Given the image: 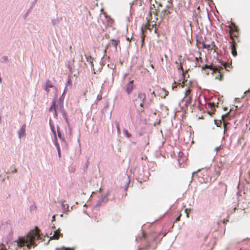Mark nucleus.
<instances>
[{
  "label": "nucleus",
  "instance_id": "obj_1",
  "mask_svg": "<svg viewBox=\"0 0 250 250\" xmlns=\"http://www.w3.org/2000/svg\"><path fill=\"white\" fill-rule=\"evenodd\" d=\"M39 232V229L36 228L35 230L29 232L26 236L19 238L17 242L18 245L21 247L26 246L28 250L32 247L35 248L37 245L35 240L40 237Z\"/></svg>",
  "mask_w": 250,
  "mask_h": 250
},
{
  "label": "nucleus",
  "instance_id": "obj_2",
  "mask_svg": "<svg viewBox=\"0 0 250 250\" xmlns=\"http://www.w3.org/2000/svg\"><path fill=\"white\" fill-rule=\"evenodd\" d=\"M146 99V94L142 92H139L137 94H134L132 101L135 105H139L141 107L140 111H144V103Z\"/></svg>",
  "mask_w": 250,
  "mask_h": 250
},
{
  "label": "nucleus",
  "instance_id": "obj_3",
  "mask_svg": "<svg viewBox=\"0 0 250 250\" xmlns=\"http://www.w3.org/2000/svg\"><path fill=\"white\" fill-rule=\"evenodd\" d=\"M148 21V23L146 24V25H145L144 27H142L141 28V39H142V46L143 45V44L144 43V40L145 38V35H144V32L146 30H149L150 31H151L153 30V28L154 27V25H151L149 22V20H151V19H149L148 18H146Z\"/></svg>",
  "mask_w": 250,
  "mask_h": 250
},
{
  "label": "nucleus",
  "instance_id": "obj_4",
  "mask_svg": "<svg viewBox=\"0 0 250 250\" xmlns=\"http://www.w3.org/2000/svg\"><path fill=\"white\" fill-rule=\"evenodd\" d=\"M213 73H216L215 79L222 81L224 78V68L222 66H215L213 69Z\"/></svg>",
  "mask_w": 250,
  "mask_h": 250
},
{
  "label": "nucleus",
  "instance_id": "obj_5",
  "mask_svg": "<svg viewBox=\"0 0 250 250\" xmlns=\"http://www.w3.org/2000/svg\"><path fill=\"white\" fill-rule=\"evenodd\" d=\"M178 161L180 167H184L187 161V158L182 152H179L178 155Z\"/></svg>",
  "mask_w": 250,
  "mask_h": 250
},
{
  "label": "nucleus",
  "instance_id": "obj_6",
  "mask_svg": "<svg viewBox=\"0 0 250 250\" xmlns=\"http://www.w3.org/2000/svg\"><path fill=\"white\" fill-rule=\"evenodd\" d=\"M191 90H192L190 87H188L185 91V97L188 99L186 101V105H188V104H189L191 103L192 96L190 95V93Z\"/></svg>",
  "mask_w": 250,
  "mask_h": 250
},
{
  "label": "nucleus",
  "instance_id": "obj_7",
  "mask_svg": "<svg viewBox=\"0 0 250 250\" xmlns=\"http://www.w3.org/2000/svg\"><path fill=\"white\" fill-rule=\"evenodd\" d=\"M55 88V86L52 84L49 80H47L44 85V89L46 91L47 94L49 93L50 88Z\"/></svg>",
  "mask_w": 250,
  "mask_h": 250
},
{
  "label": "nucleus",
  "instance_id": "obj_8",
  "mask_svg": "<svg viewBox=\"0 0 250 250\" xmlns=\"http://www.w3.org/2000/svg\"><path fill=\"white\" fill-rule=\"evenodd\" d=\"M134 88L133 81L132 80L128 82L125 86V91L128 94H130Z\"/></svg>",
  "mask_w": 250,
  "mask_h": 250
},
{
  "label": "nucleus",
  "instance_id": "obj_9",
  "mask_svg": "<svg viewBox=\"0 0 250 250\" xmlns=\"http://www.w3.org/2000/svg\"><path fill=\"white\" fill-rule=\"evenodd\" d=\"M49 110L50 112H52L53 111H54L55 112V116H57V107L56 106V102L55 100H53L52 102V104L50 107L49 108Z\"/></svg>",
  "mask_w": 250,
  "mask_h": 250
},
{
  "label": "nucleus",
  "instance_id": "obj_10",
  "mask_svg": "<svg viewBox=\"0 0 250 250\" xmlns=\"http://www.w3.org/2000/svg\"><path fill=\"white\" fill-rule=\"evenodd\" d=\"M239 36V32L238 31H236V32H234L232 33H230V39H231V40L232 41V42H235V39L234 38H237V37H238Z\"/></svg>",
  "mask_w": 250,
  "mask_h": 250
},
{
  "label": "nucleus",
  "instance_id": "obj_11",
  "mask_svg": "<svg viewBox=\"0 0 250 250\" xmlns=\"http://www.w3.org/2000/svg\"><path fill=\"white\" fill-rule=\"evenodd\" d=\"M229 28L230 29L229 34L232 33L234 32H236L238 30L237 27L234 24L232 23L231 25L229 26Z\"/></svg>",
  "mask_w": 250,
  "mask_h": 250
},
{
  "label": "nucleus",
  "instance_id": "obj_12",
  "mask_svg": "<svg viewBox=\"0 0 250 250\" xmlns=\"http://www.w3.org/2000/svg\"><path fill=\"white\" fill-rule=\"evenodd\" d=\"M235 43H234V42H232V44L231 45V54H232V55L234 57H236L237 56V55L236 49V48H235Z\"/></svg>",
  "mask_w": 250,
  "mask_h": 250
},
{
  "label": "nucleus",
  "instance_id": "obj_13",
  "mask_svg": "<svg viewBox=\"0 0 250 250\" xmlns=\"http://www.w3.org/2000/svg\"><path fill=\"white\" fill-rule=\"evenodd\" d=\"M62 206L64 211H68L69 209V205L67 204L65 201H62Z\"/></svg>",
  "mask_w": 250,
  "mask_h": 250
},
{
  "label": "nucleus",
  "instance_id": "obj_14",
  "mask_svg": "<svg viewBox=\"0 0 250 250\" xmlns=\"http://www.w3.org/2000/svg\"><path fill=\"white\" fill-rule=\"evenodd\" d=\"M61 235H62V234H61L60 230L58 229L54 232L52 237L54 239H58Z\"/></svg>",
  "mask_w": 250,
  "mask_h": 250
},
{
  "label": "nucleus",
  "instance_id": "obj_15",
  "mask_svg": "<svg viewBox=\"0 0 250 250\" xmlns=\"http://www.w3.org/2000/svg\"><path fill=\"white\" fill-rule=\"evenodd\" d=\"M171 10H172V9H164L162 11V13L164 14V16L168 17V15L171 13Z\"/></svg>",
  "mask_w": 250,
  "mask_h": 250
},
{
  "label": "nucleus",
  "instance_id": "obj_16",
  "mask_svg": "<svg viewBox=\"0 0 250 250\" xmlns=\"http://www.w3.org/2000/svg\"><path fill=\"white\" fill-rule=\"evenodd\" d=\"M218 47L216 46L215 42H212L210 44V48L209 50H212L214 51V52L216 51L217 50Z\"/></svg>",
  "mask_w": 250,
  "mask_h": 250
},
{
  "label": "nucleus",
  "instance_id": "obj_17",
  "mask_svg": "<svg viewBox=\"0 0 250 250\" xmlns=\"http://www.w3.org/2000/svg\"><path fill=\"white\" fill-rule=\"evenodd\" d=\"M57 129L58 136L59 138L62 141H64L65 140H64V138H63L62 137V133L60 131V127L59 126H57Z\"/></svg>",
  "mask_w": 250,
  "mask_h": 250
},
{
  "label": "nucleus",
  "instance_id": "obj_18",
  "mask_svg": "<svg viewBox=\"0 0 250 250\" xmlns=\"http://www.w3.org/2000/svg\"><path fill=\"white\" fill-rule=\"evenodd\" d=\"M25 125H24L21 128V129L19 131V136L20 137H21L22 135H23L25 134Z\"/></svg>",
  "mask_w": 250,
  "mask_h": 250
},
{
  "label": "nucleus",
  "instance_id": "obj_19",
  "mask_svg": "<svg viewBox=\"0 0 250 250\" xmlns=\"http://www.w3.org/2000/svg\"><path fill=\"white\" fill-rule=\"evenodd\" d=\"M195 60H196V63H195V67H197V66L200 67V61L202 62L201 58L200 57H199V58L196 57Z\"/></svg>",
  "mask_w": 250,
  "mask_h": 250
},
{
  "label": "nucleus",
  "instance_id": "obj_20",
  "mask_svg": "<svg viewBox=\"0 0 250 250\" xmlns=\"http://www.w3.org/2000/svg\"><path fill=\"white\" fill-rule=\"evenodd\" d=\"M201 10L200 6H198L197 9L195 11V15L197 17H201L200 16Z\"/></svg>",
  "mask_w": 250,
  "mask_h": 250
},
{
  "label": "nucleus",
  "instance_id": "obj_21",
  "mask_svg": "<svg viewBox=\"0 0 250 250\" xmlns=\"http://www.w3.org/2000/svg\"><path fill=\"white\" fill-rule=\"evenodd\" d=\"M120 42L118 40H113L111 42V44L113 45L116 48H117V45Z\"/></svg>",
  "mask_w": 250,
  "mask_h": 250
},
{
  "label": "nucleus",
  "instance_id": "obj_22",
  "mask_svg": "<svg viewBox=\"0 0 250 250\" xmlns=\"http://www.w3.org/2000/svg\"><path fill=\"white\" fill-rule=\"evenodd\" d=\"M215 68V66L213 67L212 65H205L204 66L202 67L203 69H205L206 68H208L211 70H212L213 71V69Z\"/></svg>",
  "mask_w": 250,
  "mask_h": 250
},
{
  "label": "nucleus",
  "instance_id": "obj_23",
  "mask_svg": "<svg viewBox=\"0 0 250 250\" xmlns=\"http://www.w3.org/2000/svg\"><path fill=\"white\" fill-rule=\"evenodd\" d=\"M166 7L168 9H172L173 7V4L172 2H167V4H166Z\"/></svg>",
  "mask_w": 250,
  "mask_h": 250
},
{
  "label": "nucleus",
  "instance_id": "obj_24",
  "mask_svg": "<svg viewBox=\"0 0 250 250\" xmlns=\"http://www.w3.org/2000/svg\"><path fill=\"white\" fill-rule=\"evenodd\" d=\"M124 133L126 137H127L128 138H129L131 136V134H130L128 132V131L126 129L124 130Z\"/></svg>",
  "mask_w": 250,
  "mask_h": 250
},
{
  "label": "nucleus",
  "instance_id": "obj_25",
  "mask_svg": "<svg viewBox=\"0 0 250 250\" xmlns=\"http://www.w3.org/2000/svg\"><path fill=\"white\" fill-rule=\"evenodd\" d=\"M208 106L211 108V111H214L215 110V109H214L215 104L214 103H209L208 104Z\"/></svg>",
  "mask_w": 250,
  "mask_h": 250
},
{
  "label": "nucleus",
  "instance_id": "obj_26",
  "mask_svg": "<svg viewBox=\"0 0 250 250\" xmlns=\"http://www.w3.org/2000/svg\"><path fill=\"white\" fill-rule=\"evenodd\" d=\"M178 69L179 70H181L182 71V78H184V70L183 69V66H182V65L181 63H180V65L178 67Z\"/></svg>",
  "mask_w": 250,
  "mask_h": 250
},
{
  "label": "nucleus",
  "instance_id": "obj_27",
  "mask_svg": "<svg viewBox=\"0 0 250 250\" xmlns=\"http://www.w3.org/2000/svg\"><path fill=\"white\" fill-rule=\"evenodd\" d=\"M203 48H206L209 50L210 48V44H206L204 42H203Z\"/></svg>",
  "mask_w": 250,
  "mask_h": 250
},
{
  "label": "nucleus",
  "instance_id": "obj_28",
  "mask_svg": "<svg viewBox=\"0 0 250 250\" xmlns=\"http://www.w3.org/2000/svg\"><path fill=\"white\" fill-rule=\"evenodd\" d=\"M185 212L186 213V216L188 218L189 217V213L190 212V209L186 208L185 210Z\"/></svg>",
  "mask_w": 250,
  "mask_h": 250
},
{
  "label": "nucleus",
  "instance_id": "obj_29",
  "mask_svg": "<svg viewBox=\"0 0 250 250\" xmlns=\"http://www.w3.org/2000/svg\"><path fill=\"white\" fill-rule=\"evenodd\" d=\"M51 130L53 132L56 140H57L56 133L54 127L51 126Z\"/></svg>",
  "mask_w": 250,
  "mask_h": 250
},
{
  "label": "nucleus",
  "instance_id": "obj_30",
  "mask_svg": "<svg viewBox=\"0 0 250 250\" xmlns=\"http://www.w3.org/2000/svg\"><path fill=\"white\" fill-rule=\"evenodd\" d=\"M51 130L53 132L56 140H57L56 133L54 127L51 126Z\"/></svg>",
  "mask_w": 250,
  "mask_h": 250
},
{
  "label": "nucleus",
  "instance_id": "obj_31",
  "mask_svg": "<svg viewBox=\"0 0 250 250\" xmlns=\"http://www.w3.org/2000/svg\"><path fill=\"white\" fill-rule=\"evenodd\" d=\"M55 145L56 147H57V150L61 149V148L60 147V146L57 141H55Z\"/></svg>",
  "mask_w": 250,
  "mask_h": 250
},
{
  "label": "nucleus",
  "instance_id": "obj_32",
  "mask_svg": "<svg viewBox=\"0 0 250 250\" xmlns=\"http://www.w3.org/2000/svg\"><path fill=\"white\" fill-rule=\"evenodd\" d=\"M116 127H117V129L118 132V133H120V128L119 123H117L116 124Z\"/></svg>",
  "mask_w": 250,
  "mask_h": 250
},
{
  "label": "nucleus",
  "instance_id": "obj_33",
  "mask_svg": "<svg viewBox=\"0 0 250 250\" xmlns=\"http://www.w3.org/2000/svg\"><path fill=\"white\" fill-rule=\"evenodd\" d=\"M151 99H153L154 98L156 97V95H155L154 91H153L152 92H151Z\"/></svg>",
  "mask_w": 250,
  "mask_h": 250
},
{
  "label": "nucleus",
  "instance_id": "obj_34",
  "mask_svg": "<svg viewBox=\"0 0 250 250\" xmlns=\"http://www.w3.org/2000/svg\"><path fill=\"white\" fill-rule=\"evenodd\" d=\"M57 250H73L71 248H62Z\"/></svg>",
  "mask_w": 250,
  "mask_h": 250
},
{
  "label": "nucleus",
  "instance_id": "obj_35",
  "mask_svg": "<svg viewBox=\"0 0 250 250\" xmlns=\"http://www.w3.org/2000/svg\"><path fill=\"white\" fill-rule=\"evenodd\" d=\"M162 91L165 92V94L164 96V98H165L166 97V96L168 95V92L167 91H166V90L163 89H162Z\"/></svg>",
  "mask_w": 250,
  "mask_h": 250
},
{
  "label": "nucleus",
  "instance_id": "obj_36",
  "mask_svg": "<svg viewBox=\"0 0 250 250\" xmlns=\"http://www.w3.org/2000/svg\"><path fill=\"white\" fill-rule=\"evenodd\" d=\"M181 216V214H180L179 216H178L176 219H175V222H177V221H179L180 219V217Z\"/></svg>",
  "mask_w": 250,
  "mask_h": 250
},
{
  "label": "nucleus",
  "instance_id": "obj_37",
  "mask_svg": "<svg viewBox=\"0 0 250 250\" xmlns=\"http://www.w3.org/2000/svg\"><path fill=\"white\" fill-rule=\"evenodd\" d=\"M58 153V156L59 158L61 157V149L57 150Z\"/></svg>",
  "mask_w": 250,
  "mask_h": 250
},
{
  "label": "nucleus",
  "instance_id": "obj_38",
  "mask_svg": "<svg viewBox=\"0 0 250 250\" xmlns=\"http://www.w3.org/2000/svg\"><path fill=\"white\" fill-rule=\"evenodd\" d=\"M185 83V81L183 80V81H181V80H180L178 83L179 84H183Z\"/></svg>",
  "mask_w": 250,
  "mask_h": 250
},
{
  "label": "nucleus",
  "instance_id": "obj_39",
  "mask_svg": "<svg viewBox=\"0 0 250 250\" xmlns=\"http://www.w3.org/2000/svg\"><path fill=\"white\" fill-rule=\"evenodd\" d=\"M223 66H224V67L225 68V69H226V70H227V64H226V63H225V64L223 65Z\"/></svg>",
  "mask_w": 250,
  "mask_h": 250
},
{
  "label": "nucleus",
  "instance_id": "obj_40",
  "mask_svg": "<svg viewBox=\"0 0 250 250\" xmlns=\"http://www.w3.org/2000/svg\"><path fill=\"white\" fill-rule=\"evenodd\" d=\"M17 169L16 168H14V169L12 171V172H16Z\"/></svg>",
  "mask_w": 250,
  "mask_h": 250
},
{
  "label": "nucleus",
  "instance_id": "obj_41",
  "mask_svg": "<svg viewBox=\"0 0 250 250\" xmlns=\"http://www.w3.org/2000/svg\"><path fill=\"white\" fill-rule=\"evenodd\" d=\"M167 0V2H172V0Z\"/></svg>",
  "mask_w": 250,
  "mask_h": 250
},
{
  "label": "nucleus",
  "instance_id": "obj_42",
  "mask_svg": "<svg viewBox=\"0 0 250 250\" xmlns=\"http://www.w3.org/2000/svg\"><path fill=\"white\" fill-rule=\"evenodd\" d=\"M3 59H4V60H5V61H6V60H7V57H3Z\"/></svg>",
  "mask_w": 250,
  "mask_h": 250
},
{
  "label": "nucleus",
  "instance_id": "obj_43",
  "mask_svg": "<svg viewBox=\"0 0 250 250\" xmlns=\"http://www.w3.org/2000/svg\"><path fill=\"white\" fill-rule=\"evenodd\" d=\"M150 65L152 68H153V66L152 64H150Z\"/></svg>",
  "mask_w": 250,
  "mask_h": 250
},
{
  "label": "nucleus",
  "instance_id": "obj_44",
  "mask_svg": "<svg viewBox=\"0 0 250 250\" xmlns=\"http://www.w3.org/2000/svg\"><path fill=\"white\" fill-rule=\"evenodd\" d=\"M248 174H249V176L250 178V171L249 172Z\"/></svg>",
  "mask_w": 250,
  "mask_h": 250
},
{
  "label": "nucleus",
  "instance_id": "obj_45",
  "mask_svg": "<svg viewBox=\"0 0 250 250\" xmlns=\"http://www.w3.org/2000/svg\"><path fill=\"white\" fill-rule=\"evenodd\" d=\"M154 32H156V27H155V30H154Z\"/></svg>",
  "mask_w": 250,
  "mask_h": 250
},
{
  "label": "nucleus",
  "instance_id": "obj_46",
  "mask_svg": "<svg viewBox=\"0 0 250 250\" xmlns=\"http://www.w3.org/2000/svg\"><path fill=\"white\" fill-rule=\"evenodd\" d=\"M224 116H222V119H223V120H224Z\"/></svg>",
  "mask_w": 250,
  "mask_h": 250
},
{
  "label": "nucleus",
  "instance_id": "obj_47",
  "mask_svg": "<svg viewBox=\"0 0 250 250\" xmlns=\"http://www.w3.org/2000/svg\"><path fill=\"white\" fill-rule=\"evenodd\" d=\"M55 218V216H53L52 217V219H54Z\"/></svg>",
  "mask_w": 250,
  "mask_h": 250
},
{
  "label": "nucleus",
  "instance_id": "obj_48",
  "mask_svg": "<svg viewBox=\"0 0 250 250\" xmlns=\"http://www.w3.org/2000/svg\"><path fill=\"white\" fill-rule=\"evenodd\" d=\"M249 91H250L249 90H248L247 91H246V92H245V93H246V92H249Z\"/></svg>",
  "mask_w": 250,
  "mask_h": 250
},
{
  "label": "nucleus",
  "instance_id": "obj_49",
  "mask_svg": "<svg viewBox=\"0 0 250 250\" xmlns=\"http://www.w3.org/2000/svg\"><path fill=\"white\" fill-rule=\"evenodd\" d=\"M127 40L128 41H130V40H129V38H127Z\"/></svg>",
  "mask_w": 250,
  "mask_h": 250
},
{
  "label": "nucleus",
  "instance_id": "obj_50",
  "mask_svg": "<svg viewBox=\"0 0 250 250\" xmlns=\"http://www.w3.org/2000/svg\"><path fill=\"white\" fill-rule=\"evenodd\" d=\"M149 14H150V16H151L152 13L150 12Z\"/></svg>",
  "mask_w": 250,
  "mask_h": 250
},
{
  "label": "nucleus",
  "instance_id": "obj_51",
  "mask_svg": "<svg viewBox=\"0 0 250 250\" xmlns=\"http://www.w3.org/2000/svg\"><path fill=\"white\" fill-rule=\"evenodd\" d=\"M216 149H217V150H219V147H217V148H216Z\"/></svg>",
  "mask_w": 250,
  "mask_h": 250
}]
</instances>
